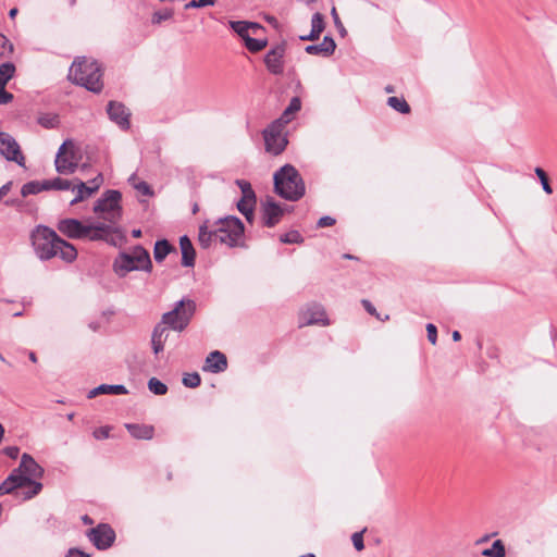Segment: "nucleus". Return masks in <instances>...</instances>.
I'll use <instances>...</instances> for the list:
<instances>
[{"mask_svg": "<svg viewBox=\"0 0 557 557\" xmlns=\"http://www.w3.org/2000/svg\"><path fill=\"white\" fill-rule=\"evenodd\" d=\"M214 2V0H191L185 5V9H196L207 5H213Z\"/></svg>", "mask_w": 557, "mask_h": 557, "instance_id": "nucleus-48", "label": "nucleus"}, {"mask_svg": "<svg viewBox=\"0 0 557 557\" xmlns=\"http://www.w3.org/2000/svg\"><path fill=\"white\" fill-rule=\"evenodd\" d=\"M79 159L78 149L74 141L72 139H66L58 149L54 159L55 171L61 175L75 173L78 168Z\"/></svg>", "mask_w": 557, "mask_h": 557, "instance_id": "nucleus-8", "label": "nucleus"}, {"mask_svg": "<svg viewBox=\"0 0 557 557\" xmlns=\"http://www.w3.org/2000/svg\"><path fill=\"white\" fill-rule=\"evenodd\" d=\"M101 77L102 72L99 63L86 58L76 59L69 71L70 81L96 94L102 90Z\"/></svg>", "mask_w": 557, "mask_h": 557, "instance_id": "nucleus-2", "label": "nucleus"}, {"mask_svg": "<svg viewBox=\"0 0 557 557\" xmlns=\"http://www.w3.org/2000/svg\"><path fill=\"white\" fill-rule=\"evenodd\" d=\"M13 100V95L5 90V86L0 85V104H7Z\"/></svg>", "mask_w": 557, "mask_h": 557, "instance_id": "nucleus-51", "label": "nucleus"}, {"mask_svg": "<svg viewBox=\"0 0 557 557\" xmlns=\"http://www.w3.org/2000/svg\"><path fill=\"white\" fill-rule=\"evenodd\" d=\"M172 251H176V250L166 239L158 240V242H156L154 249H153L154 260L157 262H161Z\"/></svg>", "mask_w": 557, "mask_h": 557, "instance_id": "nucleus-30", "label": "nucleus"}, {"mask_svg": "<svg viewBox=\"0 0 557 557\" xmlns=\"http://www.w3.org/2000/svg\"><path fill=\"white\" fill-rule=\"evenodd\" d=\"M180 247L182 251V265L187 268L194 267L196 252L187 235L180 238Z\"/></svg>", "mask_w": 557, "mask_h": 557, "instance_id": "nucleus-25", "label": "nucleus"}, {"mask_svg": "<svg viewBox=\"0 0 557 557\" xmlns=\"http://www.w3.org/2000/svg\"><path fill=\"white\" fill-rule=\"evenodd\" d=\"M9 481L12 482L14 488H21L24 486H30V490L24 492V499H32L36 495H38L42 490V484L38 481L30 480L27 475H24L18 469H14L10 475L8 476Z\"/></svg>", "mask_w": 557, "mask_h": 557, "instance_id": "nucleus-16", "label": "nucleus"}, {"mask_svg": "<svg viewBox=\"0 0 557 557\" xmlns=\"http://www.w3.org/2000/svg\"><path fill=\"white\" fill-rule=\"evenodd\" d=\"M47 190H69L73 185V181L54 177L51 180H46Z\"/></svg>", "mask_w": 557, "mask_h": 557, "instance_id": "nucleus-35", "label": "nucleus"}, {"mask_svg": "<svg viewBox=\"0 0 557 557\" xmlns=\"http://www.w3.org/2000/svg\"><path fill=\"white\" fill-rule=\"evenodd\" d=\"M273 181L275 193L288 201H297L305 195L304 180L292 164H285L277 170L274 173Z\"/></svg>", "mask_w": 557, "mask_h": 557, "instance_id": "nucleus-3", "label": "nucleus"}, {"mask_svg": "<svg viewBox=\"0 0 557 557\" xmlns=\"http://www.w3.org/2000/svg\"><path fill=\"white\" fill-rule=\"evenodd\" d=\"M227 368V359L225 355L219 350L210 352L203 366L205 371L219 373L225 371Z\"/></svg>", "mask_w": 557, "mask_h": 557, "instance_id": "nucleus-22", "label": "nucleus"}, {"mask_svg": "<svg viewBox=\"0 0 557 557\" xmlns=\"http://www.w3.org/2000/svg\"><path fill=\"white\" fill-rule=\"evenodd\" d=\"M44 190H47L46 180H44L41 182L32 181L22 186L21 194L23 197H27L29 195H36Z\"/></svg>", "mask_w": 557, "mask_h": 557, "instance_id": "nucleus-32", "label": "nucleus"}, {"mask_svg": "<svg viewBox=\"0 0 557 557\" xmlns=\"http://www.w3.org/2000/svg\"><path fill=\"white\" fill-rule=\"evenodd\" d=\"M488 540H490V535H488V534H486V535H484L483 537H481L480 540H478V541L475 542V544H476V545H479V544H482V543L487 542Z\"/></svg>", "mask_w": 557, "mask_h": 557, "instance_id": "nucleus-60", "label": "nucleus"}, {"mask_svg": "<svg viewBox=\"0 0 557 557\" xmlns=\"http://www.w3.org/2000/svg\"><path fill=\"white\" fill-rule=\"evenodd\" d=\"M286 44L281 42L272 47L264 55L267 70L273 75H282L285 69Z\"/></svg>", "mask_w": 557, "mask_h": 557, "instance_id": "nucleus-12", "label": "nucleus"}, {"mask_svg": "<svg viewBox=\"0 0 557 557\" xmlns=\"http://www.w3.org/2000/svg\"><path fill=\"white\" fill-rule=\"evenodd\" d=\"M37 121L42 127L50 129L58 126L59 116L57 114L47 113L41 114Z\"/></svg>", "mask_w": 557, "mask_h": 557, "instance_id": "nucleus-39", "label": "nucleus"}, {"mask_svg": "<svg viewBox=\"0 0 557 557\" xmlns=\"http://www.w3.org/2000/svg\"><path fill=\"white\" fill-rule=\"evenodd\" d=\"M232 29L240 36L246 42L247 37H251L250 35H258L259 32L263 30V27L258 23L246 22V21H235L231 22Z\"/></svg>", "mask_w": 557, "mask_h": 557, "instance_id": "nucleus-23", "label": "nucleus"}, {"mask_svg": "<svg viewBox=\"0 0 557 557\" xmlns=\"http://www.w3.org/2000/svg\"><path fill=\"white\" fill-rule=\"evenodd\" d=\"M13 52V45L9 39L0 34V57H7Z\"/></svg>", "mask_w": 557, "mask_h": 557, "instance_id": "nucleus-45", "label": "nucleus"}, {"mask_svg": "<svg viewBox=\"0 0 557 557\" xmlns=\"http://www.w3.org/2000/svg\"><path fill=\"white\" fill-rule=\"evenodd\" d=\"M11 185L12 183L11 182H8L7 184H4L3 186L0 187V197L1 199L8 195V193L10 191L11 189Z\"/></svg>", "mask_w": 557, "mask_h": 557, "instance_id": "nucleus-59", "label": "nucleus"}, {"mask_svg": "<svg viewBox=\"0 0 557 557\" xmlns=\"http://www.w3.org/2000/svg\"><path fill=\"white\" fill-rule=\"evenodd\" d=\"M484 557H505L506 548L502 540H496L491 547L482 550Z\"/></svg>", "mask_w": 557, "mask_h": 557, "instance_id": "nucleus-33", "label": "nucleus"}, {"mask_svg": "<svg viewBox=\"0 0 557 557\" xmlns=\"http://www.w3.org/2000/svg\"><path fill=\"white\" fill-rule=\"evenodd\" d=\"M83 521H84L85 524H91L92 523V520L88 516H84L83 517Z\"/></svg>", "mask_w": 557, "mask_h": 557, "instance_id": "nucleus-64", "label": "nucleus"}, {"mask_svg": "<svg viewBox=\"0 0 557 557\" xmlns=\"http://www.w3.org/2000/svg\"><path fill=\"white\" fill-rule=\"evenodd\" d=\"M135 188L138 191H140L143 195H146V196L152 195V190L146 182H140V183L136 184Z\"/></svg>", "mask_w": 557, "mask_h": 557, "instance_id": "nucleus-52", "label": "nucleus"}, {"mask_svg": "<svg viewBox=\"0 0 557 557\" xmlns=\"http://www.w3.org/2000/svg\"><path fill=\"white\" fill-rule=\"evenodd\" d=\"M451 336L455 342H458L461 338V335L458 331H454Z\"/></svg>", "mask_w": 557, "mask_h": 557, "instance_id": "nucleus-61", "label": "nucleus"}, {"mask_svg": "<svg viewBox=\"0 0 557 557\" xmlns=\"http://www.w3.org/2000/svg\"><path fill=\"white\" fill-rule=\"evenodd\" d=\"M195 311L196 302L190 298H183L171 311L163 313L161 319L171 330L182 332L189 324Z\"/></svg>", "mask_w": 557, "mask_h": 557, "instance_id": "nucleus-7", "label": "nucleus"}, {"mask_svg": "<svg viewBox=\"0 0 557 557\" xmlns=\"http://www.w3.org/2000/svg\"><path fill=\"white\" fill-rule=\"evenodd\" d=\"M361 302H362V306L364 307V309L367 310V312L369 314L375 315L376 318H380L376 309L374 308V306L369 300L363 299Z\"/></svg>", "mask_w": 557, "mask_h": 557, "instance_id": "nucleus-56", "label": "nucleus"}, {"mask_svg": "<svg viewBox=\"0 0 557 557\" xmlns=\"http://www.w3.org/2000/svg\"><path fill=\"white\" fill-rule=\"evenodd\" d=\"M335 48H336V44H335L334 39L330 36H325L321 44L309 45L305 48V51L308 54L330 57L334 53Z\"/></svg>", "mask_w": 557, "mask_h": 557, "instance_id": "nucleus-24", "label": "nucleus"}, {"mask_svg": "<svg viewBox=\"0 0 557 557\" xmlns=\"http://www.w3.org/2000/svg\"><path fill=\"white\" fill-rule=\"evenodd\" d=\"M122 195L117 190H107L95 202L94 212L108 225L119 226L122 218L121 207Z\"/></svg>", "mask_w": 557, "mask_h": 557, "instance_id": "nucleus-5", "label": "nucleus"}, {"mask_svg": "<svg viewBox=\"0 0 557 557\" xmlns=\"http://www.w3.org/2000/svg\"><path fill=\"white\" fill-rule=\"evenodd\" d=\"M2 486H4L5 488V492L8 494H12L13 492H15L16 490L14 488V485H12V482L9 481V478H7L2 483H1Z\"/></svg>", "mask_w": 557, "mask_h": 557, "instance_id": "nucleus-58", "label": "nucleus"}, {"mask_svg": "<svg viewBox=\"0 0 557 557\" xmlns=\"http://www.w3.org/2000/svg\"><path fill=\"white\" fill-rule=\"evenodd\" d=\"M256 201L257 200L250 201L248 199L240 198L237 202L238 211L246 218L248 222L252 221Z\"/></svg>", "mask_w": 557, "mask_h": 557, "instance_id": "nucleus-34", "label": "nucleus"}, {"mask_svg": "<svg viewBox=\"0 0 557 557\" xmlns=\"http://www.w3.org/2000/svg\"><path fill=\"white\" fill-rule=\"evenodd\" d=\"M148 388L156 395H164L168 392V386L156 377L148 381Z\"/></svg>", "mask_w": 557, "mask_h": 557, "instance_id": "nucleus-41", "label": "nucleus"}, {"mask_svg": "<svg viewBox=\"0 0 557 557\" xmlns=\"http://www.w3.org/2000/svg\"><path fill=\"white\" fill-rule=\"evenodd\" d=\"M324 29V18L321 13H314L311 20V32L308 35L300 36L301 40H314L318 39L320 34Z\"/></svg>", "mask_w": 557, "mask_h": 557, "instance_id": "nucleus-27", "label": "nucleus"}, {"mask_svg": "<svg viewBox=\"0 0 557 557\" xmlns=\"http://www.w3.org/2000/svg\"><path fill=\"white\" fill-rule=\"evenodd\" d=\"M102 182L103 178L101 174H98L95 178L90 180L88 184L78 178H74L71 189L76 191V196L71 200V206H74L95 194L102 185Z\"/></svg>", "mask_w": 557, "mask_h": 557, "instance_id": "nucleus-13", "label": "nucleus"}, {"mask_svg": "<svg viewBox=\"0 0 557 557\" xmlns=\"http://www.w3.org/2000/svg\"><path fill=\"white\" fill-rule=\"evenodd\" d=\"M24 475H27L30 480H38L44 476V468L37 463V461L28 454H23L21 457L20 466L17 467Z\"/></svg>", "mask_w": 557, "mask_h": 557, "instance_id": "nucleus-20", "label": "nucleus"}, {"mask_svg": "<svg viewBox=\"0 0 557 557\" xmlns=\"http://www.w3.org/2000/svg\"><path fill=\"white\" fill-rule=\"evenodd\" d=\"M109 119L119 125L122 129L126 131L129 128V116L131 112L121 102L110 101L107 107Z\"/></svg>", "mask_w": 557, "mask_h": 557, "instance_id": "nucleus-18", "label": "nucleus"}, {"mask_svg": "<svg viewBox=\"0 0 557 557\" xmlns=\"http://www.w3.org/2000/svg\"><path fill=\"white\" fill-rule=\"evenodd\" d=\"M268 45L267 39L247 37L245 46L251 52L261 51Z\"/></svg>", "mask_w": 557, "mask_h": 557, "instance_id": "nucleus-40", "label": "nucleus"}, {"mask_svg": "<svg viewBox=\"0 0 557 557\" xmlns=\"http://www.w3.org/2000/svg\"><path fill=\"white\" fill-rule=\"evenodd\" d=\"M236 185L239 187L242 191V198L248 199L250 201L256 200V194L251 187V184L245 180H237Z\"/></svg>", "mask_w": 557, "mask_h": 557, "instance_id": "nucleus-38", "label": "nucleus"}, {"mask_svg": "<svg viewBox=\"0 0 557 557\" xmlns=\"http://www.w3.org/2000/svg\"><path fill=\"white\" fill-rule=\"evenodd\" d=\"M110 394V395H124L127 394V388L122 384L109 385L101 384L88 392L87 397L94 398L98 395Z\"/></svg>", "mask_w": 557, "mask_h": 557, "instance_id": "nucleus-26", "label": "nucleus"}, {"mask_svg": "<svg viewBox=\"0 0 557 557\" xmlns=\"http://www.w3.org/2000/svg\"><path fill=\"white\" fill-rule=\"evenodd\" d=\"M280 240L284 244H300L304 242V238L298 231H289L283 234Z\"/></svg>", "mask_w": 557, "mask_h": 557, "instance_id": "nucleus-42", "label": "nucleus"}, {"mask_svg": "<svg viewBox=\"0 0 557 557\" xmlns=\"http://www.w3.org/2000/svg\"><path fill=\"white\" fill-rule=\"evenodd\" d=\"M335 223V219L332 216L325 215L319 219L318 227H326L332 226Z\"/></svg>", "mask_w": 557, "mask_h": 557, "instance_id": "nucleus-55", "label": "nucleus"}, {"mask_svg": "<svg viewBox=\"0 0 557 557\" xmlns=\"http://www.w3.org/2000/svg\"><path fill=\"white\" fill-rule=\"evenodd\" d=\"M17 12H18V11H17V9H16V8H13V9H11V10L9 11V16H10L11 18H14V17L16 16Z\"/></svg>", "mask_w": 557, "mask_h": 557, "instance_id": "nucleus-62", "label": "nucleus"}, {"mask_svg": "<svg viewBox=\"0 0 557 557\" xmlns=\"http://www.w3.org/2000/svg\"><path fill=\"white\" fill-rule=\"evenodd\" d=\"M284 127L281 122L274 121L263 131L264 145L268 152L277 156L285 149L288 141L283 133Z\"/></svg>", "mask_w": 557, "mask_h": 557, "instance_id": "nucleus-10", "label": "nucleus"}, {"mask_svg": "<svg viewBox=\"0 0 557 557\" xmlns=\"http://www.w3.org/2000/svg\"><path fill=\"white\" fill-rule=\"evenodd\" d=\"M215 239L228 247L244 245V224L236 216H226L214 223Z\"/></svg>", "mask_w": 557, "mask_h": 557, "instance_id": "nucleus-6", "label": "nucleus"}, {"mask_svg": "<svg viewBox=\"0 0 557 557\" xmlns=\"http://www.w3.org/2000/svg\"><path fill=\"white\" fill-rule=\"evenodd\" d=\"M132 235L135 238H139L141 236V231L140 230H133L132 231Z\"/></svg>", "mask_w": 557, "mask_h": 557, "instance_id": "nucleus-63", "label": "nucleus"}, {"mask_svg": "<svg viewBox=\"0 0 557 557\" xmlns=\"http://www.w3.org/2000/svg\"><path fill=\"white\" fill-rule=\"evenodd\" d=\"M87 537L98 549L102 550L112 546L115 540V532L109 524L100 523L96 528L88 530Z\"/></svg>", "mask_w": 557, "mask_h": 557, "instance_id": "nucleus-11", "label": "nucleus"}, {"mask_svg": "<svg viewBox=\"0 0 557 557\" xmlns=\"http://www.w3.org/2000/svg\"><path fill=\"white\" fill-rule=\"evenodd\" d=\"M66 557H90L89 554L78 549V548H71L69 552H67V555Z\"/></svg>", "mask_w": 557, "mask_h": 557, "instance_id": "nucleus-57", "label": "nucleus"}, {"mask_svg": "<svg viewBox=\"0 0 557 557\" xmlns=\"http://www.w3.org/2000/svg\"><path fill=\"white\" fill-rule=\"evenodd\" d=\"M198 240L200 246L203 248H208L211 246L212 243H216L218 239H215L214 226L211 230H209L207 225L200 226Z\"/></svg>", "mask_w": 557, "mask_h": 557, "instance_id": "nucleus-31", "label": "nucleus"}, {"mask_svg": "<svg viewBox=\"0 0 557 557\" xmlns=\"http://www.w3.org/2000/svg\"><path fill=\"white\" fill-rule=\"evenodd\" d=\"M200 382H201L200 375L198 373H196V372L195 373H190V374H186L183 377V384L186 387L195 388V387L200 385Z\"/></svg>", "mask_w": 557, "mask_h": 557, "instance_id": "nucleus-44", "label": "nucleus"}, {"mask_svg": "<svg viewBox=\"0 0 557 557\" xmlns=\"http://www.w3.org/2000/svg\"><path fill=\"white\" fill-rule=\"evenodd\" d=\"M351 541H352V544H354V547L360 552L364 548V543H363V531L361 532H355L351 536Z\"/></svg>", "mask_w": 557, "mask_h": 557, "instance_id": "nucleus-47", "label": "nucleus"}, {"mask_svg": "<svg viewBox=\"0 0 557 557\" xmlns=\"http://www.w3.org/2000/svg\"><path fill=\"white\" fill-rule=\"evenodd\" d=\"M152 263L149 252L141 246H135L131 252H121L113 262V271L124 277L132 271L150 272Z\"/></svg>", "mask_w": 557, "mask_h": 557, "instance_id": "nucleus-4", "label": "nucleus"}, {"mask_svg": "<svg viewBox=\"0 0 557 557\" xmlns=\"http://www.w3.org/2000/svg\"><path fill=\"white\" fill-rule=\"evenodd\" d=\"M428 338L431 344L435 345L437 339L436 326L432 323L426 324Z\"/></svg>", "mask_w": 557, "mask_h": 557, "instance_id": "nucleus-50", "label": "nucleus"}, {"mask_svg": "<svg viewBox=\"0 0 557 557\" xmlns=\"http://www.w3.org/2000/svg\"><path fill=\"white\" fill-rule=\"evenodd\" d=\"M534 172H535L536 176L539 177V180L541 181L543 190L546 194L550 195L553 193V189L549 185L548 177H547L545 171L541 168H535Z\"/></svg>", "mask_w": 557, "mask_h": 557, "instance_id": "nucleus-43", "label": "nucleus"}, {"mask_svg": "<svg viewBox=\"0 0 557 557\" xmlns=\"http://www.w3.org/2000/svg\"><path fill=\"white\" fill-rule=\"evenodd\" d=\"M15 65L12 62H5L0 65V85L5 86L14 76Z\"/></svg>", "mask_w": 557, "mask_h": 557, "instance_id": "nucleus-37", "label": "nucleus"}, {"mask_svg": "<svg viewBox=\"0 0 557 557\" xmlns=\"http://www.w3.org/2000/svg\"><path fill=\"white\" fill-rule=\"evenodd\" d=\"M301 109V101L298 97L292 98L289 104L284 110L282 115L275 120V122H281L282 125L288 124L293 119L294 115Z\"/></svg>", "mask_w": 557, "mask_h": 557, "instance_id": "nucleus-29", "label": "nucleus"}, {"mask_svg": "<svg viewBox=\"0 0 557 557\" xmlns=\"http://www.w3.org/2000/svg\"><path fill=\"white\" fill-rule=\"evenodd\" d=\"M3 453L12 459H16L20 454V448L17 446H9L3 449Z\"/></svg>", "mask_w": 557, "mask_h": 557, "instance_id": "nucleus-54", "label": "nucleus"}, {"mask_svg": "<svg viewBox=\"0 0 557 557\" xmlns=\"http://www.w3.org/2000/svg\"><path fill=\"white\" fill-rule=\"evenodd\" d=\"M86 226L76 219H63L58 223L59 232L72 239H86Z\"/></svg>", "mask_w": 557, "mask_h": 557, "instance_id": "nucleus-17", "label": "nucleus"}, {"mask_svg": "<svg viewBox=\"0 0 557 557\" xmlns=\"http://www.w3.org/2000/svg\"><path fill=\"white\" fill-rule=\"evenodd\" d=\"M329 323L325 310L319 304L308 305L299 313V326L313 324L327 325Z\"/></svg>", "mask_w": 557, "mask_h": 557, "instance_id": "nucleus-15", "label": "nucleus"}, {"mask_svg": "<svg viewBox=\"0 0 557 557\" xmlns=\"http://www.w3.org/2000/svg\"><path fill=\"white\" fill-rule=\"evenodd\" d=\"M387 104L395 111L399 112V113H403V114H408L410 112V106L408 104V102L405 100V98L403 97H389L387 99Z\"/></svg>", "mask_w": 557, "mask_h": 557, "instance_id": "nucleus-36", "label": "nucleus"}, {"mask_svg": "<svg viewBox=\"0 0 557 557\" xmlns=\"http://www.w3.org/2000/svg\"><path fill=\"white\" fill-rule=\"evenodd\" d=\"M283 215V209L272 198H268L262 203V219L263 223L268 227L276 225Z\"/></svg>", "mask_w": 557, "mask_h": 557, "instance_id": "nucleus-19", "label": "nucleus"}, {"mask_svg": "<svg viewBox=\"0 0 557 557\" xmlns=\"http://www.w3.org/2000/svg\"><path fill=\"white\" fill-rule=\"evenodd\" d=\"M170 327L163 320L154 326L151 335V345L154 355H158L164 349V344L170 335Z\"/></svg>", "mask_w": 557, "mask_h": 557, "instance_id": "nucleus-21", "label": "nucleus"}, {"mask_svg": "<svg viewBox=\"0 0 557 557\" xmlns=\"http://www.w3.org/2000/svg\"><path fill=\"white\" fill-rule=\"evenodd\" d=\"M110 434V428L109 426H101L94 431L92 435L96 440H104L108 438Z\"/></svg>", "mask_w": 557, "mask_h": 557, "instance_id": "nucleus-49", "label": "nucleus"}, {"mask_svg": "<svg viewBox=\"0 0 557 557\" xmlns=\"http://www.w3.org/2000/svg\"><path fill=\"white\" fill-rule=\"evenodd\" d=\"M32 243L40 260L59 257L65 262H73L77 257L76 248L47 226L38 225L33 231Z\"/></svg>", "mask_w": 557, "mask_h": 557, "instance_id": "nucleus-1", "label": "nucleus"}, {"mask_svg": "<svg viewBox=\"0 0 557 557\" xmlns=\"http://www.w3.org/2000/svg\"><path fill=\"white\" fill-rule=\"evenodd\" d=\"M331 13H332V16H333V20H334L335 25H336V26H337V28L339 29V33L342 34V36H344V35L346 34V29H345V27L343 26V24H342V22H341V20H339V17H338V14H337V12H336V9H335V8H333Z\"/></svg>", "mask_w": 557, "mask_h": 557, "instance_id": "nucleus-53", "label": "nucleus"}, {"mask_svg": "<svg viewBox=\"0 0 557 557\" xmlns=\"http://www.w3.org/2000/svg\"><path fill=\"white\" fill-rule=\"evenodd\" d=\"M129 434L138 440H150L153 436V428L145 424H126Z\"/></svg>", "mask_w": 557, "mask_h": 557, "instance_id": "nucleus-28", "label": "nucleus"}, {"mask_svg": "<svg viewBox=\"0 0 557 557\" xmlns=\"http://www.w3.org/2000/svg\"><path fill=\"white\" fill-rule=\"evenodd\" d=\"M0 154L8 161H14L21 166L25 163L20 145L10 134L4 132H0Z\"/></svg>", "mask_w": 557, "mask_h": 557, "instance_id": "nucleus-14", "label": "nucleus"}, {"mask_svg": "<svg viewBox=\"0 0 557 557\" xmlns=\"http://www.w3.org/2000/svg\"><path fill=\"white\" fill-rule=\"evenodd\" d=\"M172 15H173V11L170 9L154 12V14L152 15V23L159 24L162 21H166V20L171 18Z\"/></svg>", "mask_w": 557, "mask_h": 557, "instance_id": "nucleus-46", "label": "nucleus"}, {"mask_svg": "<svg viewBox=\"0 0 557 557\" xmlns=\"http://www.w3.org/2000/svg\"><path fill=\"white\" fill-rule=\"evenodd\" d=\"M86 238L89 240H104L114 247L121 246L125 242V236L120 226L108 225L104 222L87 224Z\"/></svg>", "mask_w": 557, "mask_h": 557, "instance_id": "nucleus-9", "label": "nucleus"}]
</instances>
